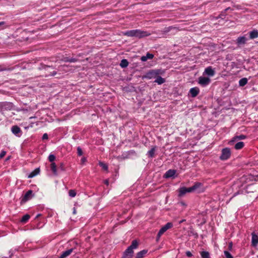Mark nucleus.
<instances>
[{
  "label": "nucleus",
  "mask_w": 258,
  "mask_h": 258,
  "mask_svg": "<svg viewBox=\"0 0 258 258\" xmlns=\"http://www.w3.org/2000/svg\"><path fill=\"white\" fill-rule=\"evenodd\" d=\"M200 90L198 87H194L190 89L189 93L192 97H196L199 93Z\"/></svg>",
  "instance_id": "nucleus-14"
},
{
  "label": "nucleus",
  "mask_w": 258,
  "mask_h": 258,
  "mask_svg": "<svg viewBox=\"0 0 258 258\" xmlns=\"http://www.w3.org/2000/svg\"><path fill=\"white\" fill-rule=\"evenodd\" d=\"M173 226V224L171 222L166 223L164 226H163L158 232V237L161 236L168 229L171 228Z\"/></svg>",
  "instance_id": "nucleus-6"
},
{
  "label": "nucleus",
  "mask_w": 258,
  "mask_h": 258,
  "mask_svg": "<svg viewBox=\"0 0 258 258\" xmlns=\"http://www.w3.org/2000/svg\"><path fill=\"white\" fill-rule=\"evenodd\" d=\"M75 213H76V211H75V210H74V214H75Z\"/></svg>",
  "instance_id": "nucleus-55"
},
{
  "label": "nucleus",
  "mask_w": 258,
  "mask_h": 258,
  "mask_svg": "<svg viewBox=\"0 0 258 258\" xmlns=\"http://www.w3.org/2000/svg\"><path fill=\"white\" fill-rule=\"evenodd\" d=\"M32 192L33 191L31 190H29L28 191H27L26 193L25 194L24 196L23 197L22 200V202H26L29 200L31 199L33 197Z\"/></svg>",
  "instance_id": "nucleus-10"
},
{
  "label": "nucleus",
  "mask_w": 258,
  "mask_h": 258,
  "mask_svg": "<svg viewBox=\"0 0 258 258\" xmlns=\"http://www.w3.org/2000/svg\"><path fill=\"white\" fill-rule=\"evenodd\" d=\"M11 131L15 135L20 137L22 133L21 128L17 125H14L11 128Z\"/></svg>",
  "instance_id": "nucleus-9"
},
{
  "label": "nucleus",
  "mask_w": 258,
  "mask_h": 258,
  "mask_svg": "<svg viewBox=\"0 0 258 258\" xmlns=\"http://www.w3.org/2000/svg\"><path fill=\"white\" fill-rule=\"evenodd\" d=\"M56 74V72L55 71H53L52 72H50V74H46L45 75V76L46 77H48V76H53L54 75H55Z\"/></svg>",
  "instance_id": "nucleus-42"
},
{
  "label": "nucleus",
  "mask_w": 258,
  "mask_h": 258,
  "mask_svg": "<svg viewBox=\"0 0 258 258\" xmlns=\"http://www.w3.org/2000/svg\"><path fill=\"white\" fill-rule=\"evenodd\" d=\"M30 216L29 215L26 214L22 217V218L21 220V222L22 223H25L28 221V220L30 219Z\"/></svg>",
  "instance_id": "nucleus-30"
},
{
  "label": "nucleus",
  "mask_w": 258,
  "mask_h": 258,
  "mask_svg": "<svg viewBox=\"0 0 258 258\" xmlns=\"http://www.w3.org/2000/svg\"><path fill=\"white\" fill-rule=\"evenodd\" d=\"M48 138V135L46 134V133H45L43 135V136H42V140H47Z\"/></svg>",
  "instance_id": "nucleus-45"
},
{
  "label": "nucleus",
  "mask_w": 258,
  "mask_h": 258,
  "mask_svg": "<svg viewBox=\"0 0 258 258\" xmlns=\"http://www.w3.org/2000/svg\"><path fill=\"white\" fill-rule=\"evenodd\" d=\"M202 258H209L210 254L208 251H203L201 252Z\"/></svg>",
  "instance_id": "nucleus-31"
},
{
  "label": "nucleus",
  "mask_w": 258,
  "mask_h": 258,
  "mask_svg": "<svg viewBox=\"0 0 258 258\" xmlns=\"http://www.w3.org/2000/svg\"><path fill=\"white\" fill-rule=\"evenodd\" d=\"M185 253L186 255L188 257H191L192 255V253L189 251H187Z\"/></svg>",
  "instance_id": "nucleus-46"
},
{
  "label": "nucleus",
  "mask_w": 258,
  "mask_h": 258,
  "mask_svg": "<svg viewBox=\"0 0 258 258\" xmlns=\"http://www.w3.org/2000/svg\"><path fill=\"white\" fill-rule=\"evenodd\" d=\"M155 79L156 80H155L154 82L157 83L159 85H161L165 82V79L159 75H158Z\"/></svg>",
  "instance_id": "nucleus-21"
},
{
  "label": "nucleus",
  "mask_w": 258,
  "mask_h": 258,
  "mask_svg": "<svg viewBox=\"0 0 258 258\" xmlns=\"http://www.w3.org/2000/svg\"><path fill=\"white\" fill-rule=\"evenodd\" d=\"M77 61H78V59H77L76 58L72 57V58H70V62H77Z\"/></svg>",
  "instance_id": "nucleus-44"
},
{
  "label": "nucleus",
  "mask_w": 258,
  "mask_h": 258,
  "mask_svg": "<svg viewBox=\"0 0 258 258\" xmlns=\"http://www.w3.org/2000/svg\"><path fill=\"white\" fill-rule=\"evenodd\" d=\"M58 169L62 171H64L65 170V167H64V165L63 163L61 162L59 164Z\"/></svg>",
  "instance_id": "nucleus-37"
},
{
  "label": "nucleus",
  "mask_w": 258,
  "mask_h": 258,
  "mask_svg": "<svg viewBox=\"0 0 258 258\" xmlns=\"http://www.w3.org/2000/svg\"><path fill=\"white\" fill-rule=\"evenodd\" d=\"M13 108V104L11 102H5L0 103V109L2 111L11 110Z\"/></svg>",
  "instance_id": "nucleus-5"
},
{
  "label": "nucleus",
  "mask_w": 258,
  "mask_h": 258,
  "mask_svg": "<svg viewBox=\"0 0 258 258\" xmlns=\"http://www.w3.org/2000/svg\"><path fill=\"white\" fill-rule=\"evenodd\" d=\"M246 40L247 39L245 36L239 37L236 39V43L238 44H244L246 43Z\"/></svg>",
  "instance_id": "nucleus-17"
},
{
  "label": "nucleus",
  "mask_w": 258,
  "mask_h": 258,
  "mask_svg": "<svg viewBox=\"0 0 258 258\" xmlns=\"http://www.w3.org/2000/svg\"><path fill=\"white\" fill-rule=\"evenodd\" d=\"M154 57V55L152 53H150L149 52H148L146 55L145 56H142L141 57V60L142 61H147L148 59H151L152 58H153Z\"/></svg>",
  "instance_id": "nucleus-16"
},
{
  "label": "nucleus",
  "mask_w": 258,
  "mask_h": 258,
  "mask_svg": "<svg viewBox=\"0 0 258 258\" xmlns=\"http://www.w3.org/2000/svg\"><path fill=\"white\" fill-rule=\"evenodd\" d=\"M247 83V79L246 78H243L240 79L239 81V85L240 86L243 87Z\"/></svg>",
  "instance_id": "nucleus-28"
},
{
  "label": "nucleus",
  "mask_w": 258,
  "mask_h": 258,
  "mask_svg": "<svg viewBox=\"0 0 258 258\" xmlns=\"http://www.w3.org/2000/svg\"><path fill=\"white\" fill-rule=\"evenodd\" d=\"M232 242H230L229 244V249H231L232 248Z\"/></svg>",
  "instance_id": "nucleus-49"
},
{
  "label": "nucleus",
  "mask_w": 258,
  "mask_h": 258,
  "mask_svg": "<svg viewBox=\"0 0 258 258\" xmlns=\"http://www.w3.org/2000/svg\"><path fill=\"white\" fill-rule=\"evenodd\" d=\"M138 242L136 240H134L131 245L128 246L127 248L130 249L131 250H133L134 249H136L138 246Z\"/></svg>",
  "instance_id": "nucleus-19"
},
{
  "label": "nucleus",
  "mask_w": 258,
  "mask_h": 258,
  "mask_svg": "<svg viewBox=\"0 0 258 258\" xmlns=\"http://www.w3.org/2000/svg\"><path fill=\"white\" fill-rule=\"evenodd\" d=\"M251 244L253 246H256L258 244V236L254 232L252 233Z\"/></svg>",
  "instance_id": "nucleus-15"
},
{
  "label": "nucleus",
  "mask_w": 258,
  "mask_h": 258,
  "mask_svg": "<svg viewBox=\"0 0 258 258\" xmlns=\"http://www.w3.org/2000/svg\"><path fill=\"white\" fill-rule=\"evenodd\" d=\"M44 69H45V70H48V69H51V68L49 66H44Z\"/></svg>",
  "instance_id": "nucleus-48"
},
{
  "label": "nucleus",
  "mask_w": 258,
  "mask_h": 258,
  "mask_svg": "<svg viewBox=\"0 0 258 258\" xmlns=\"http://www.w3.org/2000/svg\"><path fill=\"white\" fill-rule=\"evenodd\" d=\"M231 154V151L229 148H224L222 150L220 159L223 161L226 160L230 157Z\"/></svg>",
  "instance_id": "nucleus-2"
},
{
  "label": "nucleus",
  "mask_w": 258,
  "mask_h": 258,
  "mask_svg": "<svg viewBox=\"0 0 258 258\" xmlns=\"http://www.w3.org/2000/svg\"><path fill=\"white\" fill-rule=\"evenodd\" d=\"M246 138V136L243 135H240L239 136H235L234 139L235 140H244Z\"/></svg>",
  "instance_id": "nucleus-36"
},
{
  "label": "nucleus",
  "mask_w": 258,
  "mask_h": 258,
  "mask_svg": "<svg viewBox=\"0 0 258 258\" xmlns=\"http://www.w3.org/2000/svg\"><path fill=\"white\" fill-rule=\"evenodd\" d=\"M77 154L79 156H81L83 155V151L80 147L77 148Z\"/></svg>",
  "instance_id": "nucleus-41"
},
{
  "label": "nucleus",
  "mask_w": 258,
  "mask_h": 258,
  "mask_svg": "<svg viewBox=\"0 0 258 258\" xmlns=\"http://www.w3.org/2000/svg\"><path fill=\"white\" fill-rule=\"evenodd\" d=\"M40 216H41V215L40 214H38L36 216V219L38 218L39 217H40Z\"/></svg>",
  "instance_id": "nucleus-52"
},
{
  "label": "nucleus",
  "mask_w": 258,
  "mask_h": 258,
  "mask_svg": "<svg viewBox=\"0 0 258 258\" xmlns=\"http://www.w3.org/2000/svg\"><path fill=\"white\" fill-rule=\"evenodd\" d=\"M50 169L54 175H58L57 171L56 165L54 162H52L51 163Z\"/></svg>",
  "instance_id": "nucleus-20"
},
{
  "label": "nucleus",
  "mask_w": 258,
  "mask_h": 258,
  "mask_svg": "<svg viewBox=\"0 0 258 258\" xmlns=\"http://www.w3.org/2000/svg\"><path fill=\"white\" fill-rule=\"evenodd\" d=\"M150 35V33L147 31L141 30L139 29L135 30V37L141 38L144 37L149 36Z\"/></svg>",
  "instance_id": "nucleus-3"
},
{
  "label": "nucleus",
  "mask_w": 258,
  "mask_h": 258,
  "mask_svg": "<svg viewBox=\"0 0 258 258\" xmlns=\"http://www.w3.org/2000/svg\"><path fill=\"white\" fill-rule=\"evenodd\" d=\"M69 195L71 197H75L76 196V192L74 189H71L69 191Z\"/></svg>",
  "instance_id": "nucleus-34"
},
{
  "label": "nucleus",
  "mask_w": 258,
  "mask_h": 258,
  "mask_svg": "<svg viewBox=\"0 0 258 258\" xmlns=\"http://www.w3.org/2000/svg\"><path fill=\"white\" fill-rule=\"evenodd\" d=\"M204 73L209 76L212 77L215 75V72L211 67H208L205 69Z\"/></svg>",
  "instance_id": "nucleus-13"
},
{
  "label": "nucleus",
  "mask_w": 258,
  "mask_h": 258,
  "mask_svg": "<svg viewBox=\"0 0 258 258\" xmlns=\"http://www.w3.org/2000/svg\"><path fill=\"white\" fill-rule=\"evenodd\" d=\"M176 170L174 169H169L167 170L164 175V177L166 178H174Z\"/></svg>",
  "instance_id": "nucleus-8"
},
{
  "label": "nucleus",
  "mask_w": 258,
  "mask_h": 258,
  "mask_svg": "<svg viewBox=\"0 0 258 258\" xmlns=\"http://www.w3.org/2000/svg\"><path fill=\"white\" fill-rule=\"evenodd\" d=\"M128 61L125 59H123L121 60V62L120 63V66L122 68H124L128 66Z\"/></svg>",
  "instance_id": "nucleus-25"
},
{
  "label": "nucleus",
  "mask_w": 258,
  "mask_h": 258,
  "mask_svg": "<svg viewBox=\"0 0 258 258\" xmlns=\"http://www.w3.org/2000/svg\"><path fill=\"white\" fill-rule=\"evenodd\" d=\"M105 184L108 185L109 184V181L108 180H106L104 182Z\"/></svg>",
  "instance_id": "nucleus-50"
},
{
  "label": "nucleus",
  "mask_w": 258,
  "mask_h": 258,
  "mask_svg": "<svg viewBox=\"0 0 258 258\" xmlns=\"http://www.w3.org/2000/svg\"><path fill=\"white\" fill-rule=\"evenodd\" d=\"M156 147L152 148L148 152V155L149 157L153 158L154 157Z\"/></svg>",
  "instance_id": "nucleus-29"
},
{
  "label": "nucleus",
  "mask_w": 258,
  "mask_h": 258,
  "mask_svg": "<svg viewBox=\"0 0 258 258\" xmlns=\"http://www.w3.org/2000/svg\"><path fill=\"white\" fill-rule=\"evenodd\" d=\"M211 82V79L208 77L201 76L199 78L198 83L202 87L208 86Z\"/></svg>",
  "instance_id": "nucleus-4"
},
{
  "label": "nucleus",
  "mask_w": 258,
  "mask_h": 258,
  "mask_svg": "<svg viewBox=\"0 0 258 258\" xmlns=\"http://www.w3.org/2000/svg\"><path fill=\"white\" fill-rule=\"evenodd\" d=\"M160 237H158V234H157V237H156V240L158 241L160 239Z\"/></svg>",
  "instance_id": "nucleus-51"
},
{
  "label": "nucleus",
  "mask_w": 258,
  "mask_h": 258,
  "mask_svg": "<svg viewBox=\"0 0 258 258\" xmlns=\"http://www.w3.org/2000/svg\"><path fill=\"white\" fill-rule=\"evenodd\" d=\"M99 165L101 166L104 170H108V166L102 162H99Z\"/></svg>",
  "instance_id": "nucleus-32"
},
{
  "label": "nucleus",
  "mask_w": 258,
  "mask_h": 258,
  "mask_svg": "<svg viewBox=\"0 0 258 258\" xmlns=\"http://www.w3.org/2000/svg\"><path fill=\"white\" fill-rule=\"evenodd\" d=\"M244 143L243 142H239L237 143L234 146V148L236 150H240L244 147Z\"/></svg>",
  "instance_id": "nucleus-26"
},
{
  "label": "nucleus",
  "mask_w": 258,
  "mask_h": 258,
  "mask_svg": "<svg viewBox=\"0 0 258 258\" xmlns=\"http://www.w3.org/2000/svg\"><path fill=\"white\" fill-rule=\"evenodd\" d=\"M13 69L10 68H7L4 66H0V72L4 71H12Z\"/></svg>",
  "instance_id": "nucleus-35"
},
{
  "label": "nucleus",
  "mask_w": 258,
  "mask_h": 258,
  "mask_svg": "<svg viewBox=\"0 0 258 258\" xmlns=\"http://www.w3.org/2000/svg\"><path fill=\"white\" fill-rule=\"evenodd\" d=\"M193 192V191L191 187L188 188L185 187H182L179 189V196L181 197L187 192Z\"/></svg>",
  "instance_id": "nucleus-7"
},
{
  "label": "nucleus",
  "mask_w": 258,
  "mask_h": 258,
  "mask_svg": "<svg viewBox=\"0 0 258 258\" xmlns=\"http://www.w3.org/2000/svg\"><path fill=\"white\" fill-rule=\"evenodd\" d=\"M40 172V169L39 168H36L34 171H33L32 172L30 173V174L28 175L29 178H32L34 177L35 176L38 174Z\"/></svg>",
  "instance_id": "nucleus-23"
},
{
  "label": "nucleus",
  "mask_w": 258,
  "mask_h": 258,
  "mask_svg": "<svg viewBox=\"0 0 258 258\" xmlns=\"http://www.w3.org/2000/svg\"><path fill=\"white\" fill-rule=\"evenodd\" d=\"M249 37L251 39H254L258 37V31L254 30L249 33Z\"/></svg>",
  "instance_id": "nucleus-22"
},
{
  "label": "nucleus",
  "mask_w": 258,
  "mask_h": 258,
  "mask_svg": "<svg viewBox=\"0 0 258 258\" xmlns=\"http://www.w3.org/2000/svg\"><path fill=\"white\" fill-rule=\"evenodd\" d=\"M147 250H142L137 253L136 258H143L147 254Z\"/></svg>",
  "instance_id": "nucleus-18"
},
{
  "label": "nucleus",
  "mask_w": 258,
  "mask_h": 258,
  "mask_svg": "<svg viewBox=\"0 0 258 258\" xmlns=\"http://www.w3.org/2000/svg\"><path fill=\"white\" fill-rule=\"evenodd\" d=\"M173 28V27L172 26L166 27L164 28L163 32L164 33H167L169 32Z\"/></svg>",
  "instance_id": "nucleus-40"
},
{
  "label": "nucleus",
  "mask_w": 258,
  "mask_h": 258,
  "mask_svg": "<svg viewBox=\"0 0 258 258\" xmlns=\"http://www.w3.org/2000/svg\"><path fill=\"white\" fill-rule=\"evenodd\" d=\"M224 254L225 258H233L231 253L227 250L224 251Z\"/></svg>",
  "instance_id": "nucleus-33"
},
{
  "label": "nucleus",
  "mask_w": 258,
  "mask_h": 258,
  "mask_svg": "<svg viewBox=\"0 0 258 258\" xmlns=\"http://www.w3.org/2000/svg\"><path fill=\"white\" fill-rule=\"evenodd\" d=\"M85 160H86L85 158H83V159H82V161H85Z\"/></svg>",
  "instance_id": "nucleus-53"
},
{
  "label": "nucleus",
  "mask_w": 258,
  "mask_h": 258,
  "mask_svg": "<svg viewBox=\"0 0 258 258\" xmlns=\"http://www.w3.org/2000/svg\"><path fill=\"white\" fill-rule=\"evenodd\" d=\"M6 154V152L5 151H2L0 153V159H2Z\"/></svg>",
  "instance_id": "nucleus-43"
},
{
  "label": "nucleus",
  "mask_w": 258,
  "mask_h": 258,
  "mask_svg": "<svg viewBox=\"0 0 258 258\" xmlns=\"http://www.w3.org/2000/svg\"><path fill=\"white\" fill-rule=\"evenodd\" d=\"M237 195V193H235V194H234V195H233V197L236 196Z\"/></svg>",
  "instance_id": "nucleus-54"
},
{
  "label": "nucleus",
  "mask_w": 258,
  "mask_h": 258,
  "mask_svg": "<svg viewBox=\"0 0 258 258\" xmlns=\"http://www.w3.org/2000/svg\"><path fill=\"white\" fill-rule=\"evenodd\" d=\"M55 159V157L54 155L50 154L48 157V160L50 162H53V161Z\"/></svg>",
  "instance_id": "nucleus-38"
},
{
  "label": "nucleus",
  "mask_w": 258,
  "mask_h": 258,
  "mask_svg": "<svg viewBox=\"0 0 258 258\" xmlns=\"http://www.w3.org/2000/svg\"><path fill=\"white\" fill-rule=\"evenodd\" d=\"M74 248H72L67 250H66L61 253V254L58 258H66L69 256L73 251Z\"/></svg>",
  "instance_id": "nucleus-12"
},
{
  "label": "nucleus",
  "mask_w": 258,
  "mask_h": 258,
  "mask_svg": "<svg viewBox=\"0 0 258 258\" xmlns=\"http://www.w3.org/2000/svg\"><path fill=\"white\" fill-rule=\"evenodd\" d=\"M6 22L4 21L0 22V30L4 29L6 28Z\"/></svg>",
  "instance_id": "nucleus-39"
},
{
  "label": "nucleus",
  "mask_w": 258,
  "mask_h": 258,
  "mask_svg": "<svg viewBox=\"0 0 258 258\" xmlns=\"http://www.w3.org/2000/svg\"><path fill=\"white\" fill-rule=\"evenodd\" d=\"M162 74V71L159 69L151 70L147 72L145 75L143 76V78L152 79H155L158 75Z\"/></svg>",
  "instance_id": "nucleus-1"
},
{
  "label": "nucleus",
  "mask_w": 258,
  "mask_h": 258,
  "mask_svg": "<svg viewBox=\"0 0 258 258\" xmlns=\"http://www.w3.org/2000/svg\"><path fill=\"white\" fill-rule=\"evenodd\" d=\"M124 35L129 37H135V30L126 31L124 33Z\"/></svg>",
  "instance_id": "nucleus-24"
},
{
  "label": "nucleus",
  "mask_w": 258,
  "mask_h": 258,
  "mask_svg": "<svg viewBox=\"0 0 258 258\" xmlns=\"http://www.w3.org/2000/svg\"><path fill=\"white\" fill-rule=\"evenodd\" d=\"M70 58L69 57H65L63 59V61L64 62H70Z\"/></svg>",
  "instance_id": "nucleus-47"
},
{
  "label": "nucleus",
  "mask_w": 258,
  "mask_h": 258,
  "mask_svg": "<svg viewBox=\"0 0 258 258\" xmlns=\"http://www.w3.org/2000/svg\"><path fill=\"white\" fill-rule=\"evenodd\" d=\"M134 250H131L127 248L123 252L122 258H132L133 256Z\"/></svg>",
  "instance_id": "nucleus-11"
},
{
  "label": "nucleus",
  "mask_w": 258,
  "mask_h": 258,
  "mask_svg": "<svg viewBox=\"0 0 258 258\" xmlns=\"http://www.w3.org/2000/svg\"><path fill=\"white\" fill-rule=\"evenodd\" d=\"M202 185V183L196 182L195 183L194 185L192 186H191L192 191H194L195 190L198 189L199 187H200Z\"/></svg>",
  "instance_id": "nucleus-27"
}]
</instances>
